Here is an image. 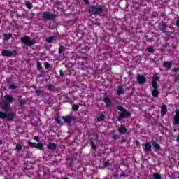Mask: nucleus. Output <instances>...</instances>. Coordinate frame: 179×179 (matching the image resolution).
Returning a JSON list of instances; mask_svg holds the SVG:
<instances>
[{
	"label": "nucleus",
	"instance_id": "obj_4",
	"mask_svg": "<svg viewBox=\"0 0 179 179\" xmlns=\"http://www.w3.org/2000/svg\"><path fill=\"white\" fill-rule=\"evenodd\" d=\"M117 110L120 111H122V113L119 115L117 120L118 121H122V119L125 117H131V113L128 112L124 107L121 106H117Z\"/></svg>",
	"mask_w": 179,
	"mask_h": 179
},
{
	"label": "nucleus",
	"instance_id": "obj_6",
	"mask_svg": "<svg viewBox=\"0 0 179 179\" xmlns=\"http://www.w3.org/2000/svg\"><path fill=\"white\" fill-rule=\"evenodd\" d=\"M41 15L42 19L44 20H54L55 19V15L50 12H43Z\"/></svg>",
	"mask_w": 179,
	"mask_h": 179
},
{
	"label": "nucleus",
	"instance_id": "obj_43",
	"mask_svg": "<svg viewBox=\"0 0 179 179\" xmlns=\"http://www.w3.org/2000/svg\"><path fill=\"white\" fill-rule=\"evenodd\" d=\"M120 177H128V176H127V174H125V173L123 172L120 174Z\"/></svg>",
	"mask_w": 179,
	"mask_h": 179
},
{
	"label": "nucleus",
	"instance_id": "obj_50",
	"mask_svg": "<svg viewBox=\"0 0 179 179\" xmlns=\"http://www.w3.org/2000/svg\"><path fill=\"white\" fill-rule=\"evenodd\" d=\"M0 145H2V141L0 139Z\"/></svg>",
	"mask_w": 179,
	"mask_h": 179
},
{
	"label": "nucleus",
	"instance_id": "obj_46",
	"mask_svg": "<svg viewBox=\"0 0 179 179\" xmlns=\"http://www.w3.org/2000/svg\"><path fill=\"white\" fill-rule=\"evenodd\" d=\"M178 71H179L178 68L173 69V72H178Z\"/></svg>",
	"mask_w": 179,
	"mask_h": 179
},
{
	"label": "nucleus",
	"instance_id": "obj_2",
	"mask_svg": "<svg viewBox=\"0 0 179 179\" xmlns=\"http://www.w3.org/2000/svg\"><path fill=\"white\" fill-rule=\"evenodd\" d=\"M88 12L91 13V15H98L99 16H101L103 15V8H98L96 6H91L88 9Z\"/></svg>",
	"mask_w": 179,
	"mask_h": 179
},
{
	"label": "nucleus",
	"instance_id": "obj_38",
	"mask_svg": "<svg viewBox=\"0 0 179 179\" xmlns=\"http://www.w3.org/2000/svg\"><path fill=\"white\" fill-rule=\"evenodd\" d=\"M50 63L49 62H45V68L46 69H48L50 68Z\"/></svg>",
	"mask_w": 179,
	"mask_h": 179
},
{
	"label": "nucleus",
	"instance_id": "obj_32",
	"mask_svg": "<svg viewBox=\"0 0 179 179\" xmlns=\"http://www.w3.org/2000/svg\"><path fill=\"white\" fill-rule=\"evenodd\" d=\"M29 146H31V148H36V143H33L31 141L28 142Z\"/></svg>",
	"mask_w": 179,
	"mask_h": 179
},
{
	"label": "nucleus",
	"instance_id": "obj_22",
	"mask_svg": "<svg viewBox=\"0 0 179 179\" xmlns=\"http://www.w3.org/2000/svg\"><path fill=\"white\" fill-rule=\"evenodd\" d=\"M164 66H165V68H166V69H170V68H171V62H164Z\"/></svg>",
	"mask_w": 179,
	"mask_h": 179
},
{
	"label": "nucleus",
	"instance_id": "obj_16",
	"mask_svg": "<svg viewBox=\"0 0 179 179\" xmlns=\"http://www.w3.org/2000/svg\"><path fill=\"white\" fill-rule=\"evenodd\" d=\"M118 131L120 132V134H127L128 129L127 128H125V127H124V125H121Z\"/></svg>",
	"mask_w": 179,
	"mask_h": 179
},
{
	"label": "nucleus",
	"instance_id": "obj_30",
	"mask_svg": "<svg viewBox=\"0 0 179 179\" xmlns=\"http://www.w3.org/2000/svg\"><path fill=\"white\" fill-rule=\"evenodd\" d=\"M72 108L74 111H78V110H79V106L78 105L73 104Z\"/></svg>",
	"mask_w": 179,
	"mask_h": 179
},
{
	"label": "nucleus",
	"instance_id": "obj_35",
	"mask_svg": "<svg viewBox=\"0 0 179 179\" xmlns=\"http://www.w3.org/2000/svg\"><path fill=\"white\" fill-rule=\"evenodd\" d=\"M16 85L15 84H11L10 86H9V89H10L11 90H15V89H16Z\"/></svg>",
	"mask_w": 179,
	"mask_h": 179
},
{
	"label": "nucleus",
	"instance_id": "obj_29",
	"mask_svg": "<svg viewBox=\"0 0 179 179\" xmlns=\"http://www.w3.org/2000/svg\"><path fill=\"white\" fill-rule=\"evenodd\" d=\"M65 47L64 46H60L59 48V54H62L64 51H65Z\"/></svg>",
	"mask_w": 179,
	"mask_h": 179
},
{
	"label": "nucleus",
	"instance_id": "obj_13",
	"mask_svg": "<svg viewBox=\"0 0 179 179\" xmlns=\"http://www.w3.org/2000/svg\"><path fill=\"white\" fill-rule=\"evenodd\" d=\"M143 150L144 152H150L152 150V145H150V143H145Z\"/></svg>",
	"mask_w": 179,
	"mask_h": 179
},
{
	"label": "nucleus",
	"instance_id": "obj_25",
	"mask_svg": "<svg viewBox=\"0 0 179 179\" xmlns=\"http://www.w3.org/2000/svg\"><path fill=\"white\" fill-rule=\"evenodd\" d=\"M154 179H161L162 176H160V174L157 173H155L152 176Z\"/></svg>",
	"mask_w": 179,
	"mask_h": 179
},
{
	"label": "nucleus",
	"instance_id": "obj_17",
	"mask_svg": "<svg viewBox=\"0 0 179 179\" xmlns=\"http://www.w3.org/2000/svg\"><path fill=\"white\" fill-rule=\"evenodd\" d=\"M48 149H50V150H55L57 149V144L54 143H51L48 146Z\"/></svg>",
	"mask_w": 179,
	"mask_h": 179
},
{
	"label": "nucleus",
	"instance_id": "obj_42",
	"mask_svg": "<svg viewBox=\"0 0 179 179\" xmlns=\"http://www.w3.org/2000/svg\"><path fill=\"white\" fill-rule=\"evenodd\" d=\"M34 141H36L37 142H38V141H40V138H38V136H34Z\"/></svg>",
	"mask_w": 179,
	"mask_h": 179
},
{
	"label": "nucleus",
	"instance_id": "obj_19",
	"mask_svg": "<svg viewBox=\"0 0 179 179\" xmlns=\"http://www.w3.org/2000/svg\"><path fill=\"white\" fill-rule=\"evenodd\" d=\"M3 40H5L6 41H8V40H10V38H12V34H3Z\"/></svg>",
	"mask_w": 179,
	"mask_h": 179
},
{
	"label": "nucleus",
	"instance_id": "obj_5",
	"mask_svg": "<svg viewBox=\"0 0 179 179\" xmlns=\"http://www.w3.org/2000/svg\"><path fill=\"white\" fill-rule=\"evenodd\" d=\"M21 43L22 44H25V45H27L28 47H31V45H34V44H36L37 41L34 39L30 40V38H29V36H25L21 38Z\"/></svg>",
	"mask_w": 179,
	"mask_h": 179
},
{
	"label": "nucleus",
	"instance_id": "obj_33",
	"mask_svg": "<svg viewBox=\"0 0 179 179\" xmlns=\"http://www.w3.org/2000/svg\"><path fill=\"white\" fill-rule=\"evenodd\" d=\"M103 166L104 167H110V166H111V164H110V161H106L103 163Z\"/></svg>",
	"mask_w": 179,
	"mask_h": 179
},
{
	"label": "nucleus",
	"instance_id": "obj_36",
	"mask_svg": "<svg viewBox=\"0 0 179 179\" xmlns=\"http://www.w3.org/2000/svg\"><path fill=\"white\" fill-rule=\"evenodd\" d=\"M113 138L115 141H117V139H120V136H118V134H114L113 136Z\"/></svg>",
	"mask_w": 179,
	"mask_h": 179
},
{
	"label": "nucleus",
	"instance_id": "obj_41",
	"mask_svg": "<svg viewBox=\"0 0 179 179\" xmlns=\"http://www.w3.org/2000/svg\"><path fill=\"white\" fill-rule=\"evenodd\" d=\"M20 106H24V104H26V101H24V100H21V101H20Z\"/></svg>",
	"mask_w": 179,
	"mask_h": 179
},
{
	"label": "nucleus",
	"instance_id": "obj_49",
	"mask_svg": "<svg viewBox=\"0 0 179 179\" xmlns=\"http://www.w3.org/2000/svg\"><path fill=\"white\" fill-rule=\"evenodd\" d=\"M176 80H179V75H178L177 76H176Z\"/></svg>",
	"mask_w": 179,
	"mask_h": 179
},
{
	"label": "nucleus",
	"instance_id": "obj_48",
	"mask_svg": "<svg viewBox=\"0 0 179 179\" xmlns=\"http://www.w3.org/2000/svg\"><path fill=\"white\" fill-rule=\"evenodd\" d=\"M176 26L177 27H179V20L176 21Z\"/></svg>",
	"mask_w": 179,
	"mask_h": 179
},
{
	"label": "nucleus",
	"instance_id": "obj_40",
	"mask_svg": "<svg viewBox=\"0 0 179 179\" xmlns=\"http://www.w3.org/2000/svg\"><path fill=\"white\" fill-rule=\"evenodd\" d=\"M37 68L38 69H41V68H43V66L41 65V64L40 62L37 63Z\"/></svg>",
	"mask_w": 179,
	"mask_h": 179
},
{
	"label": "nucleus",
	"instance_id": "obj_23",
	"mask_svg": "<svg viewBox=\"0 0 179 179\" xmlns=\"http://www.w3.org/2000/svg\"><path fill=\"white\" fill-rule=\"evenodd\" d=\"M35 148L36 149H39V150H43V148H44V145L41 143H38L35 145Z\"/></svg>",
	"mask_w": 179,
	"mask_h": 179
},
{
	"label": "nucleus",
	"instance_id": "obj_14",
	"mask_svg": "<svg viewBox=\"0 0 179 179\" xmlns=\"http://www.w3.org/2000/svg\"><path fill=\"white\" fill-rule=\"evenodd\" d=\"M167 113V106L163 105L161 109V117H164Z\"/></svg>",
	"mask_w": 179,
	"mask_h": 179
},
{
	"label": "nucleus",
	"instance_id": "obj_31",
	"mask_svg": "<svg viewBox=\"0 0 179 179\" xmlns=\"http://www.w3.org/2000/svg\"><path fill=\"white\" fill-rule=\"evenodd\" d=\"M103 120H106V116L104 115H101L99 117H98V121L101 122Z\"/></svg>",
	"mask_w": 179,
	"mask_h": 179
},
{
	"label": "nucleus",
	"instance_id": "obj_27",
	"mask_svg": "<svg viewBox=\"0 0 179 179\" xmlns=\"http://www.w3.org/2000/svg\"><path fill=\"white\" fill-rule=\"evenodd\" d=\"M26 6H27V8H28V9H33V4H31V3H30V1H27L26 3Z\"/></svg>",
	"mask_w": 179,
	"mask_h": 179
},
{
	"label": "nucleus",
	"instance_id": "obj_8",
	"mask_svg": "<svg viewBox=\"0 0 179 179\" xmlns=\"http://www.w3.org/2000/svg\"><path fill=\"white\" fill-rule=\"evenodd\" d=\"M0 107L3 111H10V104L5 101L0 103Z\"/></svg>",
	"mask_w": 179,
	"mask_h": 179
},
{
	"label": "nucleus",
	"instance_id": "obj_1",
	"mask_svg": "<svg viewBox=\"0 0 179 179\" xmlns=\"http://www.w3.org/2000/svg\"><path fill=\"white\" fill-rule=\"evenodd\" d=\"M160 79L159 75L155 74L152 78L151 85L153 87L152 92V97H159V85H157V80Z\"/></svg>",
	"mask_w": 179,
	"mask_h": 179
},
{
	"label": "nucleus",
	"instance_id": "obj_18",
	"mask_svg": "<svg viewBox=\"0 0 179 179\" xmlns=\"http://www.w3.org/2000/svg\"><path fill=\"white\" fill-rule=\"evenodd\" d=\"M124 92L125 91L124 90V88H122V86H120L119 88H118V90L117 92V94L118 96H121V94H124Z\"/></svg>",
	"mask_w": 179,
	"mask_h": 179
},
{
	"label": "nucleus",
	"instance_id": "obj_39",
	"mask_svg": "<svg viewBox=\"0 0 179 179\" xmlns=\"http://www.w3.org/2000/svg\"><path fill=\"white\" fill-rule=\"evenodd\" d=\"M175 113H176V114L175 117L179 118V109H176V110H175Z\"/></svg>",
	"mask_w": 179,
	"mask_h": 179
},
{
	"label": "nucleus",
	"instance_id": "obj_11",
	"mask_svg": "<svg viewBox=\"0 0 179 179\" xmlns=\"http://www.w3.org/2000/svg\"><path fill=\"white\" fill-rule=\"evenodd\" d=\"M167 27H168L167 24L162 21V24H159V29L161 31H162V33H167V31H166V30H167Z\"/></svg>",
	"mask_w": 179,
	"mask_h": 179
},
{
	"label": "nucleus",
	"instance_id": "obj_28",
	"mask_svg": "<svg viewBox=\"0 0 179 179\" xmlns=\"http://www.w3.org/2000/svg\"><path fill=\"white\" fill-rule=\"evenodd\" d=\"M90 146H91L92 149H93L94 150H96V144H94V141H91Z\"/></svg>",
	"mask_w": 179,
	"mask_h": 179
},
{
	"label": "nucleus",
	"instance_id": "obj_26",
	"mask_svg": "<svg viewBox=\"0 0 179 179\" xmlns=\"http://www.w3.org/2000/svg\"><path fill=\"white\" fill-rule=\"evenodd\" d=\"M173 124H174V125H179V117H174Z\"/></svg>",
	"mask_w": 179,
	"mask_h": 179
},
{
	"label": "nucleus",
	"instance_id": "obj_15",
	"mask_svg": "<svg viewBox=\"0 0 179 179\" xmlns=\"http://www.w3.org/2000/svg\"><path fill=\"white\" fill-rule=\"evenodd\" d=\"M103 101L106 103V107H111L113 106V102H111V100L108 97L104 98Z\"/></svg>",
	"mask_w": 179,
	"mask_h": 179
},
{
	"label": "nucleus",
	"instance_id": "obj_7",
	"mask_svg": "<svg viewBox=\"0 0 179 179\" xmlns=\"http://www.w3.org/2000/svg\"><path fill=\"white\" fill-rule=\"evenodd\" d=\"M1 55L3 57H16L17 52L16 50L9 51L8 50H3L1 51Z\"/></svg>",
	"mask_w": 179,
	"mask_h": 179
},
{
	"label": "nucleus",
	"instance_id": "obj_47",
	"mask_svg": "<svg viewBox=\"0 0 179 179\" xmlns=\"http://www.w3.org/2000/svg\"><path fill=\"white\" fill-rule=\"evenodd\" d=\"M84 2L87 4L89 5V0H83Z\"/></svg>",
	"mask_w": 179,
	"mask_h": 179
},
{
	"label": "nucleus",
	"instance_id": "obj_24",
	"mask_svg": "<svg viewBox=\"0 0 179 179\" xmlns=\"http://www.w3.org/2000/svg\"><path fill=\"white\" fill-rule=\"evenodd\" d=\"M22 149H23V146L19 143L16 144L15 150L17 152H21Z\"/></svg>",
	"mask_w": 179,
	"mask_h": 179
},
{
	"label": "nucleus",
	"instance_id": "obj_9",
	"mask_svg": "<svg viewBox=\"0 0 179 179\" xmlns=\"http://www.w3.org/2000/svg\"><path fill=\"white\" fill-rule=\"evenodd\" d=\"M62 119L64 120V122L68 124V125H70L72 121H76V117L75 116H64Z\"/></svg>",
	"mask_w": 179,
	"mask_h": 179
},
{
	"label": "nucleus",
	"instance_id": "obj_52",
	"mask_svg": "<svg viewBox=\"0 0 179 179\" xmlns=\"http://www.w3.org/2000/svg\"><path fill=\"white\" fill-rule=\"evenodd\" d=\"M0 24H1V19H0Z\"/></svg>",
	"mask_w": 179,
	"mask_h": 179
},
{
	"label": "nucleus",
	"instance_id": "obj_10",
	"mask_svg": "<svg viewBox=\"0 0 179 179\" xmlns=\"http://www.w3.org/2000/svg\"><path fill=\"white\" fill-rule=\"evenodd\" d=\"M137 81L139 85H143L144 83H146V78L144 76L138 74L137 76Z\"/></svg>",
	"mask_w": 179,
	"mask_h": 179
},
{
	"label": "nucleus",
	"instance_id": "obj_51",
	"mask_svg": "<svg viewBox=\"0 0 179 179\" xmlns=\"http://www.w3.org/2000/svg\"><path fill=\"white\" fill-rule=\"evenodd\" d=\"M145 37H148V36H145Z\"/></svg>",
	"mask_w": 179,
	"mask_h": 179
},
{
	"label": "nucleus",
	"instance_id": "obj_44",
	"mask_svg": "<svg viewBox=\"0 0 179 179\" xmlns=\"http://www.w3.org/2000/svg\"><path fill=\"white\" fill-rule=\"evenodd\" d=\"M59 73H60V76H64V71H62V69L59 70Z\"/></svg>",
	"mask_w": 179,
	"mask_h": 179
},
{
	"label": "nucleus",
	"instance_id": "obj_21",
	"mask_svg": "<svg viewBox=\"0 0 179 179\" xmlns=\"http://www.w3.org/2000/svg\"><path fill=\"white\" fill-rule=\"evenodd\" d=\"M152 146H153V148L157 149V150H160V145L159 143H157V142L153 141Z\"/></svg>",
	"mask_w": 179,
	"mask_h": 179
},
{
	"label": "nucleus",
	"instance_id": "obj_45",
	"mask_svg": "<svg viewBox=\"0 0 179 179\" xmlns=\"http://www.w3.org/2000/svg\"><path fill=\"white\" fill-rule=\"evenodd\" d=\"M36 94H38V96H40L41 91L37 90V91H36Z\"/></svg>",
	"mask_w": 179,
	"mask_h": 179
},
{
	"label": "nucleus",
	"instance_id": "obj_20",
	"mask_svg": "<svg viewBox=\"0 0 179 179\" xmlns=\"http://www.w3.org/2000/svg\"><path fill=\"white\" fill-rule=\"evenodd\" d=\"M55 40H57V38L55 36H50V37H48L47 39H46V41L49 43V44H51V43H52V41H55Z\"/></svg>",
	"mask_w": 179,
	"mask_h": 179
},
{
	"label": "nucleus",
	"instance_id": "obj_37",
	"mask_svg": "<svg viewBox=\"0 0 179 179\" xmlns=\"http://www.w3.org/2000/svg\"><path fill=\"white\" fill-rule=\"evenodd\" d=\"M55 121L57 122V124L61 125V119L59 117H55Z\"/></svg>",
	"mask_w": 179,
	"mask_h": 179
},
{
	"label": "nucleus",
	"instance_id": "obj_34",
	"mask_svg": "<svg viewBox=\"0 0 179 179\" xmlns=\"http://www.w3.org/2000/svg\"><path fill=\"white\" fill-rule=\"evenodd\" d=\"M147 51H148L150 53H153L155 52V49H153V48L152 47H149V48H147Z\"/></svg>",
	"mask_w": 179,
	"mask_h": 179
},
{
	"label": "nucleus",
	"instance_id": "obj_3",
	"mask_svg": "<svg viewBox=\"0 0 179 179\" xmlns=\"http://www.w3.org/2000/svg\"><path fill=\"white\" fill-rule=\"evenodd\" d=\"M0 118L1 120H5L7 118V121H13L16 118V113L15 112H10L9 113H5L2 111H0Z\"/></svg>",
	"mask_w": 179,
	"mask_h": 179
},
{
	"label": "nucleus",
	"instance_id": "obj_12",
	"mask_svg": "<svg viewBox=\"0 0 179 179\" xmlns=\"http://www.w3.org/2000/svg\"><path fill=\"white\" fill-rule=\"evenodd\" d=\"M4 99L6 101V103H9V104H11V103H13V100H15V98L9 95H6L4 96Z\"/></svg>",
	"mask_w": 179,
	"mask_h": 179
}]
</instances>
